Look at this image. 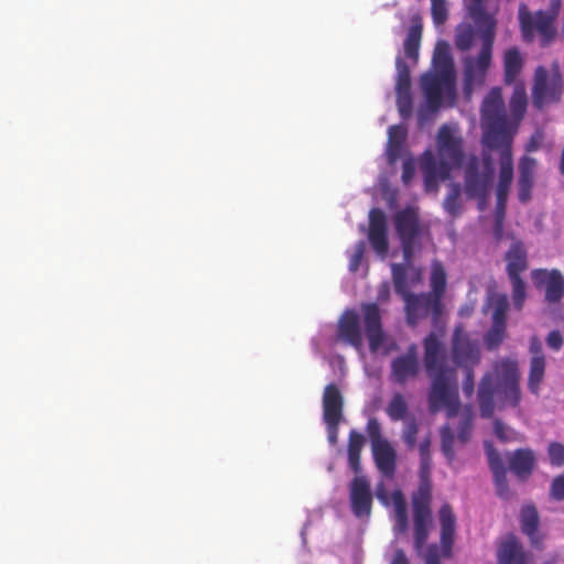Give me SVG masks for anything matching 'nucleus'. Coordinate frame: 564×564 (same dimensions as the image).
<instances>
[{
    "label": "nucleus",
    "instance_id": "12",
    "mask_svg": "<svg viewBox=\"0 0 564 564\" xmlns=\"http://www.w3.org/2000/svg\"><path fill=\"white\" fill-rule=\"evenodd\" d=\"M322 405L327 440L332 445H336L338 442V427L345 421V417L343 413L344 397L335 383H329L324 388Z\"/></svg>",
    "mask_w": 564,
    "mask_h": 564
},
{
    "label": "nucleus",
    "instance_id": "20",
    "mask_svg": "<svg viewBox=\"0 0 564 564\" xmlns=\"http://www.w3.org/2000/svg\"><path fill=\"white\" fill-rule=\"evenodd\" d=\"M376 496L380 502L384 506L393 507L392 517L394 520L393 530L395 534L404 533L408 530V512H406V502L401 491L395 490L390 496L386 492L384 488L380 486Z\"/></svg>",
    "mask_w": 564,
    "mask_h": 564
},
{
    "label": "nucleus",
    "instance_id": "56",
    "mask_svg": "<svg viewBox=\"0 0 564 564\" xmlns=\"http://www.w3.org/2000/svg\"><path fill=\"white\" fill-rule=\"evenodd\" d=\"M543 141V133L540 131H536L528 142L525 149L528 152L535 151L540 148L541 143Z\"/></svg>",
    "mask_w": 564,
    "mask_h": 564
},
{
    "label": "nucleus",
    "instance_id": "35",
    "mask_svg": "<svg viewBox=\"0 0 564 564\" xmlns=\"http://www.w3.org/2000/svg\"><path fill=\"white\" fill-rule=\"evenodd\" d=\"M405 135L406 129L401 124L389 128L387 155L390 163H393L397 160Z\"/></svg>",
    "mask_w": 564,
    "mask_h": 564
},
{
    "label": "nucleus",
    "instance_id": "24",
    "mask_svg": "<svg viewBox=\"0 0 564 564\" xmlns=\"http://www.w3.org/2000/svg\"><path fill=\"white\" fill-rule=\"evenodd\" d=\"M485 449L489 463L490 470L494 474V480L498 496L508 498L509 487L507 481V469L498 452L491 444L485 443Z\"/></svg>",
    "mask_w": 564,
    "mask_h": 564
},
{
    "label": "nucleus",
    "instance_id": "5",
    "mask_svg": "<svg viewBox=\"0 0 564 564\" xmlns=\"http://www.w3.org/2000/svg\"><path fill=\"white\" fill-rule=\"evenodd\" d=\"M487 0H465L469 17L477 26L481 37V48L477 56L464 59L465 94L470 95L475 87L480 86L491 63L496 21L487 12Z\"/></svg>",
    "mask_w": 564,
    "mask_h": 564
},
{
    "label": "nucleus",
    "instance_id": "18",
    "mask_svg": "<svg viewBox=\"0 0 564 564\" xmlns=\"http://www.w3.org/2000/svg\"><path fill=\"white\" fill-rule=\"evenodd\" d=\"M532 279L536 286L545 291L547 303H558L564 295V276L557 269H535L532 271Z\"/></svg>",
    "mask_w": 564,
    "mask_h": 564
},
{
    "label": "nucleus",
    "instance_id": "17",
    "mask_svg": "<svg viewBox=\"0 0 564 564\" xmlns=\"http://www.w3.org/2000/svg\"><path fill=\"white\" fill-rule=\"evenodd\" d=\"M420 371L419 350L411 345L406 352L394 358L391 362V378L399 384L413 380Z\"/></svg>",
    "mask_w": 564,
    "mask_h": 564
},
{
    "label": "nucleus",
    "instance_id": "28",
    "mask_svg": "<svg viewBox=\"0 0 564 564\" xmlns=\"http://www.w3.org/2000/svg\"><path fill=\"white\" fill-rule=\"evenodd\" d=\"M510 469L519 478H527L533 470L535 457L531 449L522 448L508 456Z\"/></svg>",
    "mask_w": 564,
    "mask_h": 564
},
{
    "label": "nucleus",
    "instance_id": "19",
    "mask_svg": "<svg viewBox=\"0 0 564 564\" xmlns=\"http://www.w3.org/2000/svg\"><path fill=\"white\" fill-rule=\"evenodd\" d=\"M397 102L399 112L403 118H409L412 111V97H411V78L409 66L404 63L401 56L397 57Z\"/></svg>",
    "mask_w": 564,
    "mask_h": 564
},
{
    "label": "nucleus",
    "instance_id": "50",
    "mask_svg": "<svg viewBox=\"0 0 564 564\" xmlns=\"http://www.w3.org/2000/svg\"><path fill=\"white\" fill-rule=\"evenodd\" d=\"M549 455L553 465L561 466L564 464V446L560 443H552L549 446Z\"/></svg>",
    "mask_w": 564,
    "mask_h": 564
},
{
    "label": "nucleus",
    "instance_id": "2",
    "mask_svg": "<svg viewBox=\"0 0 564 564\" xmlns=\"http://www.w3.org/2000/svg\"><path fill=\"white\" fill-rule=\"evenodd\" d=\"M477 400L480 415L489 419L495 411L517 408L521 401L520 373L514 360L502 359L494 364L478 386Z\"/></svg>",
    "mask_w": 564,
    "mask_h": 564
},
{
    "label": "nucleus",
    "instance_id": "10",
    "mask_svg": "<svg viewBox=\"0 0 564 564\" xmlns=\"http://www.w3.org/2000/svg\"><path fill=\"white\" fill-rule=\"evenodd\" d=\"M397 294L404 302L406 322L411 326H415L420 321L429 316L432 317L434 323H437L443 314L444 305L442 300L431 293H406L401 282H398Z\"/></svg>",
    "mask_w": 564,
    "mask_h": 564
},
{
    "label": "nucleus",
    "instance_id": "44",
    "mask_svg": "<svg viewBox=\"0 0 564 564\" xmlns=\"http://www.w3.org/2000/svg\"><path fill=\"white\" fill-rule=\"evenodd\" d=\"M441 448L448 462H453L455 458L454 443L455 437L449 425L441 427Z\"/></svg>",
    "mask_w": 564,
    "mask_h": 564
},
{
    "label": "nucleus",
    "instance_id": "36",
    "mask_svg": "<svg viewBox=\"0 0 564 564\" xmlns=\"http://www.w3.org/2000/svg\"><path fill=\"white\" fill-rule=\"evenodd\" d=\"M430 285L432 289L430 293L442 300L446 289V272L440 261L432 262Z\"/></svg>",
    "mask_w": 564,
    "mask_h": 564
},
{
    "label": "nucleus",
    "instance_id": "40",
    "mask_svg": "<svg viewBox=\"0 0 564 564\" xmlns=\"http://www.w3.org/2000/svg\"><path fill=\"white\" fill-rule=\"evenodd\" d=\"M460 185L459 184H451L449 192L443 202V207L446 213L453 217H457L462 212V203H460Z\"/></svg>",
    "mask_w": 564,
    "mask_h": 564
},
{
    "label": "nucleus",
    "instance_id": "6",
    "mask_svg": "<svg viewBox=\"0 0 564 564\" xmlns=\"http://www.w3.org/2000/svg\"><path fill=\"white\" fill-rule=\"evenodd\" d=\"M433 67L432 72L421 78L424 102L417 112L420 126L431 121L438 111L443 98L452 97L454 93L453 62L448 53L440 46L434 52Z\"/></svg>",
    "mask_w": 564,
    "mask_h": 564
},
{
    "label": "nucleus",
    "instance_id": "27",
    "mask_svg": "<svg viewBox=\"0 0 564 564\" xmlns=\"http://www.w3.org/2000/svg\"><path fill=\"white\" fill-rule=\"evenodd\" d=\"M372 495L370 484L365 476L355 475V517H369Z\"/></svg>",
    "mask_w": 564,
    "mask_h": 564
},
{
    "label": "nucleus",
    "instance_id": "52",
    "mask_svg": "<svg viewBox=\"0 0 564 564\" xmlns=\"http://www.w3.org/2000/svg\"><path fill=\"white\" fill-rule=\"evenodd\" d=\"M551 496L556 500L564 499V476L556 477L552 481Z\"/></svg>",
    "mask_w": 564,
    "mask_h": 564
},
{
    "label": "nucleus",
    "instance_id": "59",
    "mask_svg": "<svg viewBox=\"0 0 564 564\" xmlns=\"http://www.w3.org/2000/svg\"><path fill=\"white\" fill-rule=\"evenodd\" d=\"M391 564H408V558L402 550L395 551Z\"/></svg>",
    "mask_w": 564,
    "mask_h": 564
},
{
    "label": "nucleus",
    "instance_id": "41",
    "mask_svg": "<svg viewBox=\"0 0 564 564\" xmlns=\"http://www.w3.org/2000/svg\"><path fill=\"white\" fill-rule=\"evenodd\" d=\"M506 322L492 321L491 328L485 335V344L488 349L497 348L505 338Z\"/></svg>",
    "mask_w": 564,
    "mask_h": 564
},
{
    "label": "nucleus",
    "instance_id": "38",
    "mask_svg": "<svg viewBox=\"0 0 564 564\" xmlns=\"http://www.w3.org/2000/svg\"><path fill=\"white\" fill-rule=\"evenodd\" d=\"M421 41V26L412 25L409 29L408 35L404 41V54L415 63L419 55V47Z\"/></svg>",
    "mask_w": 564,
    "mask_h": 564
},
{
    "label": "nucleus",
    "instance_id": "16",
    "mask_svg": "<svg viewBox=\"0 0 564 564\" xmlns=\"http://www.w3.org/2000/svg\"><path fill=\"white\" fill-rule=\"evenodd\" d=\"M454 362L460 368H475L481 359L478 340L471 339L460 326L455 328L452 343Z\"/></svg>",
    "mask_w": 564,
    "mask_h": 564
},
{
    "label": "nucleus",
    "instance_id": "58",
    "mask_svg": "<svg viewBox=\"0 0 564 564\" xmlns=\"http://www.w3.org/2000/svg\"><path fill=\"white\" fill-rule=\"evenodd\" d=\"M347 463L349 468L352 469V430L348 434V442H347Z\"/></svg>",
    "mask_w": 564,
    "mask_h": 564
},
{
    "label": "nucleus",
    "instance_id": "26",
    "mask_svg": "<svg viewBox=\"0 0 564 564\" xmlns=\"http://www.w3.org/2000/svg\"><path fill=\"white\" fill-rule=\"evenodd\" d=\"M529 554L516 538L506 539L498 550V564H528Z\"/></svg>",
    "mask_w": 564,
    "mask_h": 564
},
{
    "label": "nucleus",
    "instance_id": "32",
    "mask_svg": "<svg viewBox=\"0 0 564 564\" xmlns=\"http://www.w3.org/2000/svg\"><path fill=\"white\" fill-rule=\"evenodd\" d=\"M523 59L520 51L517 47H511L505 52L503 66H505V80L512 83L518 74L521 72Z\"/></svg>",
    "mask_w": 564,
    "mask_h": 564
},
{
    "label": "nucleus",
    "instance_id": "21",
    "mask_svg": "<svg viewBox=\"0 0 564 564\" xmlns=\"http://www.w3.org/2000/svg\"><path fill=\"white\" fill-rule=\"evenodd\" d=\"M368 238L376 253L384 258L388 253L387 225L384 214L379 209L369 214Z\"/></svg>",
    "mask_w": 564,
    "mask_h": 564
},
{
    "label": "nucleus",
    "instance_id": "33",
    "mask_svg": "<svg viewBox=\"0 0 564 564\" xmlns=\"http://www.w3.org/2000/svg\"><path fill=\"white\" fill-rule=\"evenodd\" d=\"M546 367L545 357H531L528 388L533 394H539L540 384L544 379Z\"/></svg>",
    "mask_w": 564,
    "mask_h": 564
},
{
    "label": "nucleus",
    "instance_id": "3",
    "mask_svg": "<svg viewBox=\"0 0 564 564\" xmlns=\"http://www.w3.org/2000/svg\"><path fill=\"white\" fill-rule=\"evenodd\" d=\"M424 367L432 378L430 411L444 410L448 416L456 414L459 406L456 370L445 365L443 345L435 333L424 339Z\"/></svg>",
    "mask_w": 564,
    "mask_h": 564
},
{
    "label": "nucleus",
    "instance_id": "30",
    "mask_svg": "<svg viewBox=\"0 0 564 564\" xmlns=\"http://www.w3.org/2000/svg\"><path fill=\"white\" fill-rule=\"evenodd\" d=\"M509 278H520V273L527 269V252L524 247L516 242L506 254Z\"/></svg>",
    "mask_w": 564,
    "mask_h": 564
},
{
    "label": "nucleus",
    "instance_id": "49",
    "mask_svg": "<svg viewBox=\"0 0 564 564\" xmlns=\"http://www.w3.org/2000/svg\"><path fill=\"white\" fill-rule=\"evenodd\" d=\"M417 424L415 421H408L402 432V438L404 443L413 448L416 443Z\"/></svg>",
    "mask_w": 564,
    "mask_h": 564
},
{
    "label": "nucleus",
    "instance_id": "29",
    "mask_svg": "<svg viewBox=\"0 0 564 564\" xmlns=\"http://www.w3.org/2000/svg\"><path fill=\"white\" fill-rule=\"evenodd\" d=\"M440 522H441V543L443 547V555L448 556L453 543L455 533V517L452 508L448 505H444L440 510Z\"/></svg>",
    "mask_w": 564,
    "mask_h": 564
},
{
    "label": "nucleus",
    "instance_id": "39",
    "mask_svg": "<svg viewBox=\"0 0 564 564\" xmlns=\"http://www.w3.org/2000/svg\"><path fill=\"white\" fill-rule=\"evenodd\" d=\"M336 339L352 345V308H346L338 322Z\"/></svg>",
    "mask_w": 564,
    "mask_h": 564
},
{
    "label": "nucleus",
    "instance_id": "64",
    "mask_svg": "<svg viewBox=\"0 0 564 564\" xmlns=\"http://www.w3.org/2000/svg\"><path fill=\"white\" fill-rule=\"evenodd\" d=\"M349 269L352 270V256L350 257V260H349Z\"/></svg>",
    "mask_w": 564,
    "mask_h": 564
},
{
    "label": "nucleus",
    "instance_id": "63",
    "mask_svg": "<svg viewBox=\"0 0 564 564\" xmlns=\"http://www.w3.org/2000/svg\"><path fill=\"white\" fill-rule=\"evenodd\" d=\"M362 441V437L360 435H357L355 433V438H354V442H355V448L357 447V445Z\"/></svg>",
    "mask_w": 564,
    "mask_h": 564
},
{
    "label": "nucleus",
    "instance_id": "4",
    "mask_svg": "<svg viewBox=\"0 0 564 564\" xmlns=\"http://www.w3.org/2000/svg\"><path fill=\"white\" fill-rule=\"evenodd\" d=\"M463 160V138L458 127L443 124L436 135V156L427 150L420 162L426 192H437L438 182L448 178L452 170L459 167Z\"/></svg>",
    "mask_w": 564,
    "mask_h": 564
},
{
    "label": "nucleus",
    "instance_id": "43",
    "mask_svg": "<svg viewBox=\"0 0 564 564\" xmlns=\"http://www.w3.org/2000/svg\"><path fill=\"white\" fill-rule=\"evenodd\" d=\"M408 411V403L401 393H395L387 406V413L393 421H400Z\"/></svg>",
    "mask_w": 564,
    "mask_h": 564
},
{
    "label": "nucleus",
    "instance_id": "57",
    "mask_svg": "<svg viewBox=\"0 0 564 564\" xmlns=\"http://www.w3.org/2000/svg\"><path fill=\"white\" fill-rule=\"evenodd\" d=\"M430 447H431V437L427 436L420 443V446H419L421 457L431 456Z\"/></svg>",
    "mask_w": 564,
    "mask_h": 564
},
{
    "label": "nucleus",
    "instance_id": "60",
    "mask_svg": "<svg viewBox=\"0 0 564 564\" xmlns=\"http://www.w3.org/2000/svg\"><path fill=\"white\" fill-rule=\"evenodd\" d=\"M354 340H355V347L358 345L359 340H360V336H359V333L357 332V321L355 319V337H354Z\"/></svg>",
    "mask_w": 564,
    "mask_h": 564
},
{
    "label": "nucleus",
    "instance_id": "55",
    "mask_svg": "<svg viewBox=\"0 0 564 564\" xmlns=\"http://www.w3.org/2000/svg\"><path fill=\"white\" fill-rule=\"evenodd\" d=\"M415 166L413 162L405 161L402 167V180L404 184H408L414 176Z\"/></svg>",
    "mask_w": 564,
    "mask_h": 564
},
{
    "label": "nucleus",
    "instance_id": "7",
    "mask_svg": "<svg viewBox=\"0 0 564 564\" xmlns=\"http://www.w3.org/2000/svg\"><path fill=\"white\" fill-rule=\"evenodd\" d=\"M561 0H550V8L546 11L539 10L532 13L527 4L519 6L518 18L521 33L525 42H532L538 33L541 37L542 45L555 36L556 30L554 22L558 15Z\"/></svg>",
    "mask_w": 564,
    "mask_h": 564
},
{
    "label": "nucleus",
    "instance_id": "34",
    "mask_svg": "<svg viewBox=\"0 0 564 564\" xmlns=\"http://www.w3.org/2000/svg\"><path fill=\"white\" fill-rule=\"evenodd\" d=\"M509 303L505 294L497 293L494 291L488 292L487 302L484 306V311L492 310V321H505L506 312Z\"/></svg>",
    "mask_w": 564,
    "mask_h": 564
},
{
    "label": "nucleus",
    "instance_id": "15",
    "mask_svg": "<svg viewBox=\"0 0 564 564\" xmlns=\"http://www.w3.org/2000/svg\"><path fill=\"white\" fill-rule=\"evenodd\" d=\"M394 226L401 240L403 258L409 260L412 258L422 235L416 209L406 207L395 213Z\"/></svg>",
    "mask_w": 564,
    "mask_h": 564
},
{
    "label": "nucleus",
    "instance_id": "31",
    "mask_svg": "<svg viewBox=\"0 0 564 564\" xmlns=\"http://www.w3.org/2000/svg\"><path fill=\"white\" fill-rule=\"evenodd\" d=\"M521 529L527 534L532 544H539L540 540L536 536V530L539 525V514L533 506H524L521 510Z\"/></svg>",
    "mask_w": 564,
    "mask_h": 564
},
{
    "label": "nucleus",
    "instance_id": "22",
    "mask_svg": "<svg viewBox=\"0 0 564 564\" xmlns=\"http://www.w3.org/2000/svg\"><path fill=\"white\" fill-rule=\"evenodd\" d=\"M391 271L395 292L398 282H401L406 293H412L411 289L422 282V270L411 263V258L409 260L404 258V263H392Z\"/></svg>",
    "mask_w": 564,
    "mask_h": 564
},
{
    "label": "nucleus",
    "instance_id": "11",
    "mask_svg": "<svg viewBox=\"0 0 564 564\" xmlns=\"http://www.w3.org/2000/svg\"><path fill=\"white\" fill-rule=\"evenodd\" d=\"M563 89L564 83L557 64H554L550 72L542 66L535 69L532 91L534 107L542 109L547 105L558 102Z\"/></svg>",
    "mask_w": 564,
    "mask_h": 564
},
{
    "label": "nucleus",
    "instance_id": "1",
    "mask_svg": "<svg viewBox=\"0 0 564 564\" xmlns=\"http://www.w3.org/2000/svg\"><path fill=\"white\" fill-rule=\"evenodd\" d=\"M481 142L489 150L499 151V175L496 187V227L501 229L506 203L513 181L511 132L507 127L506 113L499 91L494 90L482 107Z\"/></svg>",
    "mask_w": 564,
    "mask_h": 564
},
{
    "label": "nucleus",
    "instance_id": "25",
    "mask_svg": "<svg viewBox=\"0 0 564 564\" xmlns=\"http://www.w3.org/2000/svg\"><path fill=\"white\" fill-rule=\"evenodd\" d=\"M536 166V160L531 156L524 155L519 162L518 196L522 203H527L531 198V189L534 183Z\"/></svg>",
    "mask_w": 564,
    "mask_h": 564
},
{
    "label": "nucleus",
    "instance_id": "14",
    "mask_svg": "<svg viewBox=\"0 0 564 564\" xmlns=\"http://www.w3.org/2000/svg\"><path fill=\"white\" fill-rule=\"evenodd\" d=\"M367 432L378 469L384 476L392 477L397 465V452L394 447L381 435L380 424L377 420H369Z\"/></svg>",
    "mask_w": 564,
    "mask_h": 564
},
{
    "label": "nucleus",
    "instance_id": "13",
    "mask_svg": "<svg viewBox=\"0 0 564 564\" xmlns=\"http://www.w3.org/2000/svg\"><path fill=\"white\" fill-rule=\"evenodd\" d=\"M364 326L372 352L388 354L395 348L394 339L383 332L381 315L376 304L362 306Z\"/></svg>",
    "mask_w": 564,
    "mask_h": 564
},
{
    "label": "nucleus",
    "instance_id": "8",
    "mask_svg": "<svg viewBox=\"0 0 564 564\" xmlns=\"http://www.w3.org/2000/svg\"><path fill=\"white\" fill-rule=\"evenodd\" d=\"M464 167V193L469 198L479 199L482 208L494 176V165L489 152L484 151L481 159L469 155L463 165Z\"/></svg>",
    "mask_w": 564,
    "mask_h": 564
},
{
    "label": "nucleus",
    "instance_id": "23",
    "mask_svg": "<svg viewBox=\"0 0 564 564\" xmlns=\"http://www.w3.org/2000/svg\"><path fill=\"white\" fill-rule=\"evenodd\" d=\"M494 90H498L499 91V95H500V98L501 100H503L502 98V95H501V90L499 88H492L488 95L484 98L482 100V105H481V109H480V122L482 121V107H484V102L485 100L490 96V94L494 91ZM503 104V109H505V113L507 115V111H506V106H505V101H502ZM525 108H527V95H525V91L523 88L521 87H518L514 89L513 94H512V97L510 99V111H511V115L516 121V124L512 126L509 121H508V117L506 116V121H507V127L508 129L510 130L511 132V139L513 138V134L516 133V129H517V124L518 122L522 119V117L524 116V112H525Z\"/></svg>",
    "mask_w": 564,
    "mask_h": 564
},
{
    "label": "nucleus",
    "instance_id": "61",
    "mask_svg": "<svg viewBox=\"0 0 564 564\" xmlns=\"http://www.w3.org/2000/svg\"><path fill=\"white\" fill-rule=\"evenodd\" d=\"M560 171H561V173H564V148H563L561 161H560Z\"/></svg>",
    "mask_w": 564,
    "mask_h": 564
},
{
    "label": "nucleus",
    "instance_id": "62",
    "mask_svg": "<svg viewBox=\"0 0 564 564\" xmlns=\"http://www.w3.org/2000/svg\"><path fill=\"white\" fill-rule=\"evenodd\" d=\"M349 500L352 502V480L348 482Z\"/></svg>",
    "mask_w": 564,
    "mask_h": 564
},
{
    "label": "nucleus",
    "instance_id": "37",
    "mask_svg": "<svg viewBox=\"0 0 564 564\" xmlns=\"http://www.w3.org/2000/svg\"><path fill=\"white\" fill-rule=\"evenodd\" d=\"M457 414H459L458 441L465 444L470 438L474 413L469 406H466L460 411L459 405L456 414L452 415L451 417H454Z\"/></svg>",
    "mask_w": 564,
    "mask_h": 564
},
{
    "label": "nucleus",
    "instance_id": "9",
    "mask_svg": "<svg viewBox=\"0 0 564 564\" xmlns=\"http://www.w3.org/2000/svg\"><path fill=\"white\" fill-rule=\"evenodd\" d=\"M430 469L431 456L421 457V484L412 498L415 527V545L419 550L421 549L424 541L427 540L430 530L432 528V512L430 509Z\"/></svg>",
    "mask_w": 564,
    "mask_h": 564
},
{
    "label": "nucleus",
    "instance_id": "48",
    "mask_svg": "<svg viewBox=\"0 0 564 564\" xmlns=\"http://www.w3.org/2000/svg\"><path fill=\"white\" fill-rule=\"evenodd\" d=\"M513 290V302L517 308H521L525 299V285L521 278L510 279Z\"/></svg>",
    "mask_w": 564,
    "mask_h": 564
},
{
    "label": "nucleus",
    "instance_id": "53",
    "mask_svg": "<svg viewBox=\"0 0 564 564\" xmlns=\"http://www.w3.org/2000/svg\"><path fill=\"white\" fill-rule=\"evenodd\" d=\"M546 344L551 349H553L555 351L560 350L563 345V337L560 334V332H557V330L551 332L546 337Z\"/></svg>",
    "mask_w": 564,
    "mask_h": 564
},
{
    "label": "nucleus",
    "instance_id": "51",
    "mask_svg": "<svg viewBox=\"0 0 564 564\" xmlns=\"http://www.w3.org/2000/svg\"><path fill=\"white\" fill-rule=\"evenodd\" d=\"M465 371V379L463 381V392L466 397H471L475 391L474 382V368H463Z\"/></svg>",
    "mask_w": 564,
    "mask_h": 564
},
{
    "label": "nucleus",
    "instance_id": "47",
    "mask_svg": "<svg viewBox=\"0 0 564 564\" xmlns=\"http://www.w3.org/2000/svg\"><path fill=\"white\" fill-rule=\"evenodd\" d=\"M431 2L434 23L437 25L443 24L447 19L446 0H431Z\"/></svg>",
    "mask_w": 564,
    "mask_h": 564
},
{
    "label": "nucleus",
    "instance_id": "42",
    "mask_svg": "<svg viewBox=\"0 0 564 564\" xmlns=\"http://www.w3.org/2000/svg\"><path fill=\"white\" fill-rule=\"evenodd\" d=\"M475 37L474 28L470 24L462 23L456 29L455 44L460 51H468Z\"/></svg>",
    "mask_w": 564,
    "mask_h": 564
},
{
    "label": "nucleus",
    "instance_id": "46",
    "mask_svg": "<svg viewBox=\"0 0 564 564\" xmlns=\"http://www.w3.org/2000/svg\"><path fill=\"white\" fill-rule=\"evenodd\" d=\"M424 542H426V540ZM424 544L425 543L422 544L420 550L417 547H415V550L417 551V553L420 555L423 556L425 564H441L440 547L436 544H431L425 550H423ZM414 546H416V545L414 544Z\"/></svg>",
    "mask_w": 564,
    "mask_h": 564
},
{
    "label": "nucleus",
    "instance_id": "45",
    "mask_svg": "<svg viewBox=\"0 0 564 564\" xmlns=\"http://www.w3.org/2000/svg\"><path fill=\"white\" fill-rule=\"evenodd\" d=\"M494 431L497 437L502 442H513L521 440V435L518 432L505 425L500 420H495Z\"/></svg>",
    "mask_w": 564,
    "mask_h": 564
},
{
    "label": "nucleus",
    "instance_id": "54",
    "mask_svg": "<svg viewBox=\"0 0 564 564\" xmlns=\"http://www.w3.org/2000/svg\"><path fill=\"white\" fill-rule=\"evenodd\" d=\"M529 351L531 357H545L542 350V343L536 336L530 338Z\"/></svg>",
    "mask_w": 564,
    "mask_h": 564
}]
</instances>
